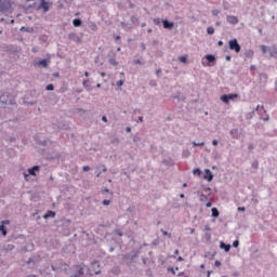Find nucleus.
I'll use <instances>...</instances> for the list:
<instances>
[{"mask_svg": "<svg viewBox=\"0 0 277 277\" xmlns=\"http://www.w3.org/2000/svg\"><path fill=\"white\" fill-rule=\"evenodd\" d=\"M140 250L133 249L129 253L122 254V265H127L128 267H131V265H135V263H137V259L140 258Z\"/></svg>", "mask_w": 277, "mask_h": 277, "instance_id": "1", "label": "nucleus"}, {"mask_svg": "<svg viewBox=\"0 0 277 277\" xmlns=\"http://www.w3.org/2000/svg\"><path fill=\"white\" fill-rule=\"evenodd\" d=\"M0 12L2 14H10L12 12V1L0 0Z\"/></svg>", "mask_w": 277, "mask_h": 277, "instance_id": "2", "label": "nucleus"}, {"mask_svg": "<svg viewBox=\"0 0 277 277\" xmlns=\"http://www.w3.org/2000/svg\"><path fill=\"white\" fill-rule=\"evenodd\" d=\"M228 48L230 51H235L236 53H241V45L237 39H232L228 41Z\"/></svg>", "mask_w": 277, "mask_h": 277, "instance_id": "3", "label": "nucleus"}, {"mask_svg": "<svg viewBox=\"0 0 277 277\" xmlns=\"http://www.w3.org/2000/svg\"><path fill=\"white\" fill-rule=\"evenodd\" d=\"M235 98H239V94L237 93H229V94H223L221 96L222 103H225V105H228L230 101H235Z\"/></svg>", "mask_w": 277, "mask_h": 277, "instance_id": "4", "label": "nucleus"}, {"mask_svg": "<svg viewBox=\"0 0 277 277\" xmlns=\"http://www.w3.org/2000/svg\"><path fill=\"white\" fill-rule=\"evenodd\" d=\"M1 105H12V95L10 93L4 92L0 95Z\"/></svg>", "mask_w": 277, "mask_h": 277, "instance_id": "5", "label": "nucleus"}, {"mask_svg": "<svg viewBox=\"0 0 277 277\" xmlns=\"http://www.w3.org/2000/svg\"><path fill=\"white\" fill-rule=\"evenodd\" d=\"M74 268L76 269V272H75V274L70 275L69 277H80L85 274V271L81 265H75Z\"/></svg>", "mask_w": 277, "mask_h": 277, "instance_id": "6", "label": "nucleus"}, {"mask_svg": "<svg viewBox=\"0 0 277 277\" xmlns=\"http://www.w3.org/2000/svg\"><path fill=\"white\" fill-rule=\"evenodd\" d=\"M40 4L38 5L37 10H43L44 13L49 12L50 6H49V2H47V0H40Z\"/></svg>", "mask_w": 277, "mask_h": 277, "instance_id": "7", "label": "nucleus"}, {"mask_svg": "<svg viewBox=\"0 0 277 277\" xmlns=\"http://www.w3.org/2000/svg\"><path fill=\"white\" fill-rule=\"evenodd\" d=\"M68 39L72 40V42H77V44L81 43V37H79V35H77L76 32H70L68 35Z\"/></svg>", "mask_w": 277, "mask_h": 277, "instance_id": "8", "label": "nucleus"}, {"mask_svg": "<svg viewBox=\"0 0 277 277\" xmlns=\"http://www.w3.org/2000/svg\"><path fill=\"white\" fill-rule=\"evenodd\" d=\"M203 179H205V181H207L208 183H211V181H213V173L211 172L210 169H206V170H205Z\"/></svg>", "mask_w": 277, "mask_h": 277, "instance_id": "9", "label": "nucleus"}, {"mask_svg": "<svg viewBox=\"0 0 277 277\" xmlns=\"http://www.w3.org/2000/svg\"><path fill=\"white\" fill-rule=\"evenodd\" d=\"M226 21L229 23V25H237V23H239V18L234 15H227Z\"/></svg>", "mask_w": 277, "mask_h": 277, "instance_id": "10", "label": "nucleus"}, {"mask_svg": "<svg viewBox=\"0 0 277 277\" xmlns=\"http://www.w3.org/2000/svg\"><path fill=\"white\" fill-rule=\"evenodd\" d=\"M162 25L164 29H174V22L162 19Z\"/></svg>", "mask_w": 277, "mask_h": 277, "instance_id": "11", "label": "nucleus"}, {"mask_svg": "<svg viewBox=\"0 0 277 277\" xmlns=\"http://www.w3.org/2000/svg\"><path fill=\"white\" fill-rule=\"evenodd\" d=\"M205 58L208 62V66H211L212 64H215V62H216L215 55H213V54H207L205 56Z\"/></svg>", "mask_w": 277, "mask_h": 277, "instance_id": "12", "label": "nucleus"}, {"mask_svg": "<svg viewBox=\"0 0 277 277\" xmlns=\"http://www.w3.org/2000/svg\"><path fill=\"white\" fill-rule=\"evenodd\" d=\"M30 176H36V172H40V166H34L27 170Z\"/></svg>", "mask_w": 277, "mask_h": 277, "instance_id": "13", "label": "nucleus"}, {"mask_svg": "<svg viewBox=\"0 0 277 277\" xmlns=\"http://www.w3.org/2000/svg\"><path fill=\"white\" fill-rule=\"evenodd\" d=\"M108 57H110L108 60V62H109V64H111V66H117L118 65V62L115 58L116 57V53H114V52L108 53Z\"/></svg>", "mask_w": 277, "mask_h": 277, "instance_id": "14", "label": "nucleus"}, {"mask_svg": "<svg viewBox=\"0 0 277 277\" xmlns=\"http://www.w3.org/2000/svg\"><path fill=\"white\" fill-rule=\"evenodd\" d=\"M268 53L271 55V57H273L274 60H277V47L273 45L272 48H269Z\"/></svg>", "mask_w": 277, "mask_h": 277, "instance_id": "15", "label": "nucleus"}, {"mask_svg": "<svg viewBox=\"0 0 277 277\" xmlns=\"http://www.w3.org/2000/svg\"><path fill=\"white\" fill-rule=\"evenodd\" d=\"M230 135L232 137H234V140H239V137H241V135L239 134V129L230 130Z\"/></svg>", "mask_w": 277, "mask_h": 277, "instance_id": "16", "label": "nucleus"}, {"mask_svg": "<svg viewBox=\"0 0 277 277\" xmlns=\"http://www.w3.org/2000/svg\"><path fill=\"white\" fill-rule=\"evenodd\" d=\"M220 248H221V250H225V252H230V245H227L224 241L220 242Z\"/></svg>", "mask_w": 277, "mask_h": 277, "instance_id": "17", "label": "nucleus"}, {"mask_svg": "<svg viewBox=\"0 0 277 277\" xmlns=\"http://www.w3.org/2000/svg\"><path fill=\"white\" fill-rule=\"evenodd\" d=\"M82 85L84 89L88 90V92L92 91V87L90 85V79L83 80Z\"/></svg>", "mask_w": 277, "mask_h": 277, "instance_id": "18", "label": "nucleus"}, {"mask_svg": "<svg viewBox=\"0 0 277 277\" xmlns=\"http://www.w3.org/2000/svg\"><path fill=\"white\" fill-rule=\"evenodd\" d=\"M49 217H55V211L49 210V211L43 215V220H49Z\"/></svg>", "mask_w": 277, "mask_h": 277, "instance_id": "19", "label": "nucleus"}, {"mask_svg": "<svg viewBox=\"0 0 277 277\" xmlns=\"http://www.w3.org/2000/svg\"><path fill=\"white\" fill-rule=\"evenodd\" d=\"M259 80H260V83H267V74H260Z\"/></svg>", "mask_w": 277, "mask_h": 277, "instance_id": "20", "label": "nucleus"}, {"mask_svg": "<svg viewBox=\"0 0 277 277\" xmlns=\"http://www.w3.org/2000/svg\"><path fill=\"white\" fill-rule=\"evenodd\" d=\"M72 25L74 27H81V25H83V22L81 21V18H75L72 21Z\"/></svg>", "mask_w": 277, "mask_h": 277, "instance_id": "21", "label": "nucleus"}, {"mask_svg": "<svg viewBox=\"0 0 277 277\" xmlns=\"http://www.w3.org/2000/svg\"><path fill=\"white\" fill-rule=\"evenodd\" d=\"M38 66H41L42 68H47V66H49V61H47V58H43L38 62Z\"/></svg>", "mask_w": 277, "mask_h": 277, "instance_id": "22", "label": "nucleus"}, {"mask_svg": "<svg viewBox=\"0 0 277 277\" xmlns=\"http://www.w3.org/2000/svg\"><path fill=\"white\" fill-rule=\"evenodd\" d=\"M95 170H97L98 172H107V167H105V164H98L95 167Z\"/></svg>", "mask_w": 277, "mask_h": 277, "instance_id": "23", "label": "nucleus"}, {"mask_svg": "<svg viewBox=\"0 0 277 277\" xmlns=\"http://www.w3.org/2000/svg\"><path fill=\"white\" fill-rule=\"evenodd\" d=\"M19 30L26 31L27 34H34L35 31L34 27H25V26H23Z\"/></svg>", "mask_w": 277, "mask_h": 277, "instance_id": "24", "label": "nucleus"}, {"mask_svg": "<svg viewBox=\"0 0 277 277\" xmlns=\"http://www.w3.org/2000/svg\"><path fill=\"white\" fill-rule=\"evenodd\" d=\"M14 249V245H6L2 251H4L5 253L8 252H12V250Z\"/></svg>", "mask_w": 277, "mask_h": 277, "instance_id": "25", "label": "nucleus"}, {"mask_svg": "<svg viewBox=\"0 0 277 277\" xmlns=\"http://www.w3.org/2000/svg\"><path fill=\"white\" fill-rule=\"evenodd\" d=\"M211 212H212V217H220V210H217V208H212Z\"/></svg>", "mask_w": 277, "mask_h": 277, "instance_id": "26", "label": "nucleus"}, {"mask_svg": "<svg viewBox=\"0 0 277 277\" xmlns=\"http://www.w3.org/2000/svg\"><path fill=\"white\" fill-rule=\"evenodd\" d=\"M245 56L248 57L249 60L252 58V57H254V51H252V50H247V51L245 52Z\"/></svg>", "mask_w": 277, "mask_h": 277, "instance_id": "27", "label": "nucleus"}, {"mask_svg": "<svg viewBox=\"0 0 277 277\" xmlns=\"http://www.w3.org/2000/svg\"><path fill=\"white\" fill-rule=\"evenodd\" d=\"M199 200L200 202H207V200H209V196L201 193L199 195Z\"/></svg>", "mask_w": 277, "mask_h": 277, "instance_id": "28", "label": "nucleus"}, {"mask_svg": "<svg viewBox=\"0 0 277 277\" xmlns=\"http://www.w3.org/2000/svg\"><path fill=\"white\" fill-rule=\"evenodd\" d=\"M0 233H2L3 237L8 235V228L5 227V225H0Z\"/></svg>", "mask_w": 277, "mask_h": 277, "instance_id": "29", "label": "nucleus"}, {"mask_svg": "<svg viewBox=\"0 0 277 277\" xmlns=\"http://www.w3.org/2000/svg\"><path fill=\"white\" fill-rule=\"evenodd\" d=\"M207 34H208V36H213V34H215V28H213L212 26L208 27Z\"/></svg>", "mask_w": 277, "mask_h": 277, "instance_id": "30", "label": "nucleus"}, {"mask_svg": "<svg viewBox=\"0 0 277 277\" xmlns=\"http://www.w3.org/2000/svg\"><path fill=\"white\" fill-rule=\"evenodd\" d=\"M193 174H194L195 176H201V175H202V171L197 168V169H194V170H193Z\"/></svg>", "mask_w": 277, "mask_h": 277, "instance_id": "31", "label": "nucleus"}, {"mask_svg": "<svg viewBox=\"0 0 277 277\" xmlns=\"http://www.w3.org/2000/svg\"><path fill=\"white\" fill-rule=\"evenodd\" d=\"M45 90H47L48 92H53V90H55V85H53V83H50V84H48V85L45 87Z\"/></svg>", "mask_w": 277, "mask_h": 277, "instance_id": "32", "label": "nucleus"}, {"mask_svg": "<svg viewBox=\"0 0 277 277\" xmlns=\"http://www.w3.org/2000/svg\"><path fill=\"white\" fill-rule=\"evenodd\" d=\"M131 22L133 23V25H137V23H140V19L137 18V16L132 15L131 16Z\"/></svg>", "mask_w": 277, "mask_h": 277, "instance_id": "33", "label": "nucleus"}, {"mask_svg": "<svg viewBox=\"0 0 277 277\" xmlns=\"http://www.w3.org/2000/svg\"><path fill=\"white\" fill-rule=\"evenodd\" d=\"M261 51H262V53L265 55V53H267V51L269 52V47H267V45H261Z\"/></svg>", "mask_w": 277, "mask_h": 277, "instance_id": "34", "label": "nucleus"}, {"mask_svg": "<svg viewBox=\"0 0 277 277\" xmlns=\"http://www.w3.org/2000/svg\"><path fill=\"white\" fill-rule=\"evenodd\" d=\"M179 62H181V64H187V56H179Z\"/></svg>", "mask_w": 277, "mask_h": 277, "instance_id": "35", "label": "nucleus"}, {"mask_svg": "<svg viewBox=\"0 0 277 277\" xmlns=\"http://www.w3.org/2000/svg\"><path fill=\"white\" fill-rule=\"evenodd\" d=\"M58 267H61V269L63 268V267H68V264H66V262H64V261H60L58 262Z\"/></svg>", "mask_w": 277, "mask_h": 277, "instance_id": "36", "label": "nucleus"}, {"mask_svg": "<svg viewBox=\"0 0 277 277\" xmlns=\"http://www.w3.org/2000/svg\"><path fill=\"white\" fill-rule=\"evenodd\" d=\"M161 233H162V235L169 237V239L172 238V234L168 233L167 230L161 229Z\"/></svg>", "mask_w": 277, "mask_h": 277, "instance_id": "37", "label": "nucleus"}, {"mask_svg": "<svg viewBox=\"0 0 277 277\" xmlns=\"http://www.w3.org/2000/svg\"><path fill=\"white\" fill-rule=\"evenodd\" d=\"M103 205H104V207H109V205H111V200L105 199V200H103Z\"/></svg>", "mask_w": 277, "mask_h": 277, "instance_id": "38", "label": "nucleus"}, {"mask_svg": "<svg viewBox=\"0 0 277 277\" xmlns=\"http://www.w3.org/2000/svg\"><path fill=\"white\" fill-rule=\"evenodd\" d=\"M205 239H206V241H211V233H206Z\"/></svg>", "mask_w": 277, "mask_h": 277, "instance_id": "39", "label": "nucleus"}, {"mask_svg": "<svg viewBox=\"0 0 277 277\" xmlns=\"http://www.w3.org/2000/svg\"><path fill=\"white\" fill-rule=\"evenodd\" d=\"M51 269H52V272H60L61 267L52 264Z\"/></svg>", "mask_w": 277, "mask_h": 277, "instance_id": "40", "label": "nucleus"}, {"mask_svg": "<svg viewBox=\"0 0 277 277\" xmlns=\"http://www.w3.org/2000/svg\"><path fill=\"white\" fill-rule=\"evenodd\" d=\"M102 194H109L110 196L114 195V193H113V192H109L108 188H104V189L102 190Z\"/></svg>", "mask_w": 277, "mask_h": 277, "instance_id": "41", "label": "nucleus"}, {"mask_svg": "<svg viewBox=\"0 0 277 277\" xmlns=\"http://www.w3.org/2000/svg\"><path fill=\"white\" fill-rule=\"evenodd\" d=\"M154 25H161V19L160 18H154Z\"/></svg>", "mask_w": 277, "mask_h": 277, "instance_id": "42", "label": "nucleus"}, {"mask_svg": "<svg viewBox=\"0 0 277 277\" xmlns=\"http://www.w3.org/2000/svg\"><path fill=\"white\" fill-rule=\"evenodd\" d=\"M168 272H171V274H173V276H176V271L174 269V267H169Z\"/></svg>", "mask_w": 277, "mask_h": 277, "instance_id": "43", "label": "nucleus"}, {"mask_svg": "<svg viewBox=\"0 0 277 277\" xmlns=\"http://www.w3.org/2000/svg\"><path fill=\"white\" fill-rule=\"evenodd\" d=\"M133 64L144 65V62H142L140 58L134 60Z\"/></svg>", "mask_w": 277, "mask_h": 277, "instance_id": "44", "label": "nucleus"}, {"mask_svg": "<svg viewBox=\"0 0 277 277\" xmlns=\"http://www.w3.org/2000/svg\"><path fill=\"white\" fill-rule=\"evenodd\" d=\"M222 266V262H220V260H216L214 262V267H221Z\"/></svg>", "mask_w": 277, "mask_h": 277, "instance_id": "45", "label": "nucleus"}, {"mask_svg": "<svg viewBox=\"0 0 277 277\" xmlns=\"http://www.w3.org/2000/svg\"><path fill=\"white\" fill-rule=\"evenodd\" d=\"M252 168H254V170L259 169V161L252 162Z\"/></svg>", "mask_w": 277, "mask_h": 277, "instance_id": "46", "label": "nucleus"}, {"mask_svg": "<svg viewBox=\"0 0 277 277\" xmlns=\"http://www.w3.org/2000/svg\"><path fill=\"white\" fill-rule=\"evenodd\" d=\"M117 85L118 88H121V85H124V80H118Z\"/></svg>", "mask_w": 277, "mask_h": 277, "instance_id": "47", "label": "nucleus"}, {"mask_svg": "<svg viewBox=\"0 0 277 277\" xmlns=\"http://www.w3.org/2000/svg\"><path fill=\"white\" fill-rule=\"evenodd\" d=\"M92 267H94L95 265H97V267H101V264H98V261L94 260L92 263H91Z\"/></svg>", "mask_w": 277, "mask_h": 277, "instance_id": "48", "label": "nucleus"}, {"mask_svg": "<svg viewBox=\"0 0 277 277\" xmlns=\"http://www.w3.org/2000/svg\"><path fill=\"white\" fill-rule=\"evenodd\" d=\"M233 248H239V240H235L233 242Z\"/></svg>", "mask_w": 277, "mask_h": 277, "instance_id": "49", "label": "nucleus"}, {"mask_svg": "<svg viewBox=\"0 0 277 277\" xmlns=\"http://www.w3.org/2000/svg\"><path fill=\"white\" fill-rule=\"evenodd\" d=\"M193 146H205V142H201V143L193 142Z\"/></svg>", "mask_w": 277, "mask_h": 277, "instance_id": "50", "label": "nucleus"}, {"mask_svg": "<svg viewBox=\"0 0 277 277\" xmlns=\"http://www.w3.org/2000/svg\"><path fill=\"white\" fill-rule=\"evenodd\" d=\"M120 140L118 137L113 138L111 144H119Z\"/></svg>", "mask_w": 277, "mask_h": 277, "instance_id": "51", "label": "nucleus"}, {"mask_svg": "<svg viewBox=\"0 0 277 277\" xmlns=\"http://www.w3.org/2000/svg\"><path fill=\"white\" fill-rule=\"evenodd\" d=\"M220 14V10L215 9L212 11L213 16H217Z\"/></svg>", "mask_w": 277, "mask_h": 277, "instance_id": "52", "label": "nucleus"}, {"mask_svg": "<svg viewBox=\"0 0 277 277\" xmlns=\"http://www.w3.org/2000/svg\"><path fill=\"white\" fill-rule=\"evenodd\" d=\"M8 224H10V220H4V221L1 222V226H5Z\"/></svg>", "mask_w": 277, "mask_h": 277, "instance_id": "53", "label": "nucleus"}, {"mask_svg": "<svg viewBox=\"0 0 277 277\" xmlns=\"http://www.w3.org/2000/svg\"><path fill=\"white\" fill-rule=\"evenodd\" d=\"M26 263H27V265H31V263L35 264L36 261H34V259L30 258V259H28V261Z\"/></svg>", "mask_w": 277, "mask_h": 277, "instance_id": "54", "label": "nucleus"}, {"mask_svg": "<svg viewBox=\"0 0 277 277\" xmlns=\"http://www.w3.org/2000/svg\"><path fill=\"white\" fill-rule=\"evenodd\" d=\"M115 233H116V235H118V237H122V235H123V234H122V232H121L120 229H116V232H115Z\"/></svg>", "mask_w": 277, "mask_h": 277, "instance_id": "55", "label": "nucleus"}, {"mask_svg": "<svg viewBox=\"0 0 277 277\" xmlns=\"http://www.w3.org/2000/svg\"><path fill=\"white\" fill-rule=\"evenodd\" d=\"M82 170H83V172H90V166H84V167L82 168Z\"/></svg>", "mask_w": 277, "mask_h": 277, "instance_id": "56", "label": "nucleus"}, {"mask_svg": "<svg viewBox=\"0 0 277 277\" xmlns=\"http://www.w3.org/2000/svg\"><path fill=\"white\" fill-rule=\"evenodd\" d=\"M29 176H31L29 173H24L25 181H29Z\"/></svg>", "mask_w": 277, "mask_h": 277, "instance_id": "57", "label": "nucleus"}, {"mask_svg": "<svg viewBox=\"0 0 277 277\" xmlns=\"http://www.w3.org/2000/svg\"><path fill=\"white\" fill-rule=\"evenodd\" d=\"M248 148H249V150H254V145L252 143H249Z\"/></svg>", "mask_w": 277, "mask_h": 277, "instance_id": "58", "label": "nucleus"}, {"mask_svg": "<svg viewBox=\"0 0 277 277\" xmlns=\"http://www.w3.org/2000/svg\"><path fill=\"white\" fill-rule=\"evenodd\" d=\"M206 207H207L208 209L211 208V207H213V202L208 201V202L206 203Z\"/></svg>", "mask_w": 277, "mask_h": 277, "instance_id": "59", "label": "nucleus"}, {"mask_svg": "<svg viewBox=\"0 0 277 277\" xmlns=\"http://www.w3.org/2000/svg\"><path fill=\"white\" fill-rule=\"evenodd\" d=\"M142 51H146V43H141Z\"/></svg>", "mask_w": 277, "mask_h": 277, "instance_id": "60", "label": "nucleus"}, {"mask_svg": "<svg viewBox=\"0 0 277 277\" xmlns=\"http://www.w3.org/2000/svg\"><path fill=\"white\" fill-rule=\"evenodd\" d=\"M217 144H219L217 140L212 141V146H217Z\"/></svg>", "mask_w": 277, "mask_h": 277, "instance_id": "61", "label": "nucleus"}, {"mask_svg": "<svg viewBox=\"0 0 277 277\" xmlns=\"http://www.w3.org/2000/svg\"><path fill=\"white\" fill-rule=\"evenodd\" d=\"M217 45H219V47H224V41L220 40V41L217 42Z\"/></svg>", "mask_w": 277, "mask_h": 277, "instance_id": "62", "label": "nucleus"}, {"mask_svg": "<svg viewBox=\"0 0 277 277\" xmlns=\"http://www.w3.org/2000/svg\"><path fill=\"white\" fill-rule=\"evenodd\" d=\"M102 121H103V122H107V117H106V116H103V117H102Z\"/></svg>", "mask_w": 277, "mask_h": 277, "instance_id": "63", "label": "nucleus"}, {"mask_svg": "<svg viewBox=\"0 0 277 277\" xmlns=\"http://www.w3.org/2000/svg\"><path fill=\"white\" fill-rule=\"evenodd\" d=\"M238 211H246V208H243V207H238Z\"/></svg>", "mask_w": 277, "mask_h": 277, "instance_id": "64", "label": "nucleus"}]
</instances>
